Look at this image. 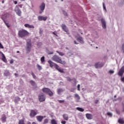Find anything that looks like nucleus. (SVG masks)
Returning a JSON list of instances; mask_svg holds the SVG:
<instances>
[{"mask_svg":"<svg viewBox=\"0 0 124 124\" xmlns=\"http://www.w3.org/2000/svg\"><path fill=\"white\" fill-rule=\"evenodd\" d=\"M104 65V64L101 62L96 63L95 64V68H100V67H102V66Z\"/></svg>","mask_w":124,"mask_h":124,"instance_id":"nucleus-11","label":"nucleus"},{"mask_svg":"<svg viewBox=\"0 0 124 124\" xmlns=\"http://www.w3.org/2000/svg\"><path fill=\"white\" fill-rule=\"evenodd\" d=\"M52 60H53L54 62H56L61 63V64H65V62L62 61V58L57 55L53 56L52 58Z\"/></svg>","mask_w":124,"mask_h":124,"instance_id":"nucleus-1","label":"nucleus"},{"mask_svg":"<svg viewBox=\"0 0 124 124\" xmlns=\"http://www.w3.org/2000/svg\"><path fill=\"white\" fill-rule=\"evenodd\" d=\"M121 79L122 82H123V83H124V77H122Z\"/></svg>","mask_w":124,"mask_h":124,"instance_id":"nucleus-47","label":"nucleus"},{"mask_svg":"<svg viewBox=\"0 0 124 124\" xmlns=\"http://www.w3.org/2000/svg\"><path fill=\"white\" fill-rule=\"evenodd\" d=\"M98 100H95V103L96 104H97V103H98Z\"/></svg>","mask_w":124,"mask_h":124,"instance_id":"nucleus-52","label":"nucleus"},{"mask_svg":"<svg viewBox=\"0 0 124 124\" xmlns=\"http://www.w3.org/2000/svg\"><path fill=\"white\" fill-rule=\"evenodd\" d=\"M14 3H15V4H17V1H14Z\"/></svg>","mask_w":124,"mask_h":124,"instance_id":"nucleus-54","label":"nucleus"},{"mask_svg":"<svg viewBox=\"0 0 124 124\" xmlns=\"http://www.w3.org/2000/svg\"><path fill=\"white\" fill-rule=\"evenodd\" d=\"M103 9L105 11V12H107V10L106 9V6H105V4L103 3Z\"/></svg>","mask_w":124,"mask_h":124,"instance_id":"nucleus-26","label":"nucleus"},{"mask_svg":"<svg viewBox=\"0 0 124 124\" xmlns=\"http://www.w3.org/2000/svg\"><path fill=\"white\" fill-rule=\"evenodd\" d=\"M13 62H14V61H13V60H11L10 62V63L11 64L13 63Z\"/></svg>","mask_w":124,"mask_h":124,"instance_id":"nucleus-50","label":"nucleus"},{"mask_svg":"<svg viewBox=\"0 0 124 124\" xmlns=\"http://www.w3.org/2000/svg\"><path fill=\"white\" fill-rule=\"evenodd\" d=\"M0 54L2 55V61L4 62H7V60H6V58H5V56L2 52H0Z\"/></svg>","mask_w":124,"mask_h":124,"instance_id":"nucleus-13","label":"nucleus"},{"mask_svg":"<svg viewBox=\"0 0 124 124\" xmlns=\"http://www.w3.org/2000/svg\"><path fill=\"white\" fill-rule=\"evenodd\" d=\"M17 53H20V51H17Z\"/></svg>","mask_w":124,"mask_h":124,"instance_id":"nucleus-64","label":"nucleus"},{"mask_svg":"<svg viewBox=\"0 0 124 124\" xmlns=\"http://www.w3.org/2000/svg\"><path fill=\"white\" fill-rule=\"evenodd\" d=\"M6 26H7V28H9V27H10V25H9V24L7 22H6V21H4Z\"/></svg>","mask_w":124,"mask_h":124,"instance_id":"nucleus-36","label":"nucleus"},{"mask_svg":"<svg viewBox=\"0 0 124 124\" xmlns=\"http://www.w3.org/2000/svg\"><path fill=\"white\" fill-rule=\"evenodd\" d=\"M77 109H78V111H80V112H84V108L78 107L77 108Z\"/></svg>","mask_w":124,"mask_h":124,"instance_id":"nucleus-23","label":"nucleus"},{"mask_svg":"<svg viewBox=\"0 0 124 124\" xmlns=\"http://www.w3.org/2000/svg\"><path fill=\"white\" fill-rule=\"evenodd\" d=\"M15 11L16 13L18 15V16H21L22 15V12H21V10L19 8L18 6H16L15 8Z\"/></svg>","mask_w":124,"mask_h":124,"instance_id":"nucleus-5","label":"nucleus"},{"mask_svg":"<svg viewBox=\"0 0 124 124\" xmlns=\"http://www.w3.org/2000/svg\"><path fill=\"white\" fill-rule=\"evenodd\" d=\"M47 19H48L47 16H38V19L39 21H46Z\"/></svg>","mask_w":124,"mask_h":124,"instance_id":"nucleus-9","label":"nucleus"},{"mask_svg":"<svg viewBox=\"0 0 124 124\" xmlns=\"http://www.w3.org/2000/svg\"><path fill=\"white\" fill-rule=\"evenodd\" d=\"M107 115L109 116V117H112V116H113V114L111 112H108Z\"/></svg>","mask_w":124,"mask_h":124,"instance_id":"nucleus-37","label":"nucleus"},{"mask_svg":"<svg viewBox=\"0 0 124 124\" xmlns=\"http://www.w3.org/2000/svg\"><path fill=\"white\" fill-rule=\"evenodd\" d=\"M4 75H5V76H10L11 74H10L9 71L6 70L5 71Z\"/></svg>","mask_w":124,"mask_h":124,"instance_id":"nucleus-20","label":"nucleus"},{"mask_svg":"<svg viewBox=\"0 0 124 124\" xmlns=\"http://www.w3.org/2000/svg\"><path fill=\"white\" fill-rule=\"evenodd\" d=\"M37 115V110H31L30 116L31 118H33Z\"/></svg>","mask_w":124,"mask_h":124,"instance_id":"nucleus-7","label":"nucleus"},{"mask_svg":"<svg viewBox=\"0 0 124 124\" xmlns=\"http://www.w3.org/2000/svg\"><path fill=\"white\" fill-rule=\"evenodd\" d=\"M75 98H76V99H78V100H79V99H80V96H79V95L78 94H75Z\"/></svg>","mask_w":124,"mask_h":124,"instance_id":"nucleus-27","label":"nucleus"},{"mask_svg":"<svg viewBox=\"0 0 124 124\" xmlns=\"http://www.w3.org/2000/svg\"><path fill=\"white\" fill-rule=\"evenodd\" d=\"M73 80L75 84V86H76V79L75 78H74V79H73Z\"/></svg>","mask_w":124,"mask_h":124,"instance_id":"nucleus-49","label":"nucleus"},{"mask_svg":"<svg viewBox=\"0 0 124 124\" xmlns=\"http://www.w3.org/2000/svg\"><path fill=\"white\" fill-rule=\"evenodd\" d=\"M70 54V52L68 53V55H69Z\"/></svg>","mask_w":124,"mask_h":124,"instance_id":"nucleus-63","label":"nucleus"},{"mask_svg":"<svg viewBox=\"0 0 124 124\" xmlns=\"http://www.w3.org/2000/svg\"><path fill=\"white\" fill-rule=\"evenodd\" d=\"M43 93H46L49 95V96H53V92L49 89L47 88H45L43 89Z\"/></svg>","mask_w":124,"mask_h":124,"instance_id":"nucleus-3","label":"nucleus"},{"mask_svg":"<svg viewBox=\"0 0 124 124\" xmlns=\"http://www.w3.org/2000/svg\"><path fill=\"white\" fill-rule=\"evenodd\" d=\"M40 33H41V30H40Z\"/></svg>","mask_w":124,"mask_h":124,"instance_id":"nucleus-62","label":"nucleus"},{"mask_svg":"<svg viewBox=\"0 0 124 124\" xmlns=\"http://www.w3.org/2000/svg\"><path fill=\"white\" fill-rule=\"evenodd\" d=\"M101 23L102 25V28L104 30H106L107 28V26L106 25V21H105V19L102 18L101 19Z\"/></svg>","mask_w":124,"mask_h":124,"instance_id":"nucleus-8","label":"nucleus"},{"mask_svg":"<svg viewBox=\"0 0 124 124\" xmlns=\"http://www.w3.org/2000/svg\"><path fill=\"white\" fill-rule=\"evenodd\" d=\"M59 102H60V103H62V102H64V100H60V101H59Z\"/></svg>","mask_w":124,"mask_h":124,"instance_id":"nucleus-53","label":"nucleus"},{"mask_svg":"<svg viewBox=\"0 0 124 124\" xmlns=\"http://www.w3.org/2000/svg\"><path fill=\"white\" fill-rule=\"evenodd\" d=\"M41 61L42 62V63L44 62H45V57L44 56H43L41 58Z\"/></svg>","mask_w":124,"mask_h":124,"instance_id":"nucleus-30","label":"nucleus"},{"mask_svg":"<svg viewBox=\"0 0 124 124\" xmlns=\"http://www.w3.org/2000/svg\"><path fill=\"white\" fill-rule=\"evenodd\" d=\"M30 83L32 85V86H34V85H35V82L32 80L30 81Z\"/></svg>","mask_w":124,"mask_h":124,"instance_id":"nucleus-35","label":"nucleus"},{"mask_svg":"<svg viewBox=\"0 0 124 124\" xmlns=\"http://www.w3.org/2000/svg\"><path fill=\"white\" fill-rule=\"evenodd\" d=\"M45 96L43 95V94H40L39 95V100L41 102H42V101H45Z\"/></svg>","mask_w":124,"mask_h":124,"instance_id":"nucleus-10","label":"nucleus"},{"mask_svg":"<svg viewBox=\"0 0 124 124\" xmlns=\"http://www.w3.org/2000/svg\"><path fill=\"white\" fill-rule=\"evenodd\" d=\"M53 34H54V35H57V34H56V33H55V32H53Z\"/></svg>","mask_w":124,"mask_h":124,"instance_id":"nucleus-58","label":"nucleus"},{"mask_svg":"<svg viewBox=\"0 0 124 124\" xmlns=\"http://www.w3.org/2000/svg\"><path fill=\"white\" fill-rule=\"evenodd\" d=\"M27 46L26 48V51L27 53H30L31 52V42L30 40L27 41Z\"/></svg>","mask_w":124,"mask_h":124,"instance_id":"nucleus-4","label":"nucleus"},{"mask_svg":"<svg viewBox=\"0 0 124 124\" xmlns=\"http://www.w3.org/2000/svg\"><path fill=\"white\" fill-rule=\"evenodd\" d=\"M108 72L110 74H113V73H114V71L113 70H109Z\"/></svg>","mask_w":124,"mask_h":124,"instance_id":"nucleus-43","label":"nucleus"},{"mask_svg":"<svg viewBox=\"0 0 124 124\" xmlns=\"http://www.w3.org/2000/svg\"><path fill=\"white\" fill-rule=\"evenodd\" d=\"M2 3H4V0L2 1Z\"/></svg>","mask_w":124,"mask_h":124,"instance_id":"nucleus-59","label":"nucleus"},{"mask_svg":"<svg viewBox=\"0 0 124 124\" xmlns=\"http://www.w3.org/2000/svg\"><path fill=\"white\" fill-rule=\"evenodd\" d=\"M86 117L88 120H92V119H93V115L91 114L87 113Z\"/></svg>","mask_w":124,"mask_h":124,"instance_id":"nucleus-18","label":"nucleus"},{"mask_svg":"<svg viewBox=\"0 0 124 124\" xmlns=\"http://www.w3.org/2000/svg\"><path fill=\"white\" fill-rule=\"evenodd\" d=\"M58 94H60L61 93H62V92H63V90L62 89H58Z\"/></svg>","mask_w":124,"mask_h":124,"instance_id":"nucleus-24","label":"nucleus"},{"mask_svg":"<svg viewBox=\"0 0 124 124\" xmlns=\"http://www.w3.org/2000/svg\"><path fill=\"white\" fill-rule=\"evenodd\" d=\"M62 29L63 31H65L66 32H67V31H68V30L66 28V26H65V25L62 24Z\"/></svg>","mask_w":124,"mask_h":124,"instance_id":"nucleus-17","label":"nucleus"},{"mask_svg":"<svg viewBox=\"0 0 124 124\" xmlns=\"http://www.w3.org/2000/svg\"><path fill=\"white\" fill-rule=\"evenodd\" d=\"M63 118L65 121H68V115L66 114L63 115Z\"/></svg>","mask_w":124,"mask_h":124,"instance_id":"nucleus-21","label":"nucleus"},{"mask_svg":"<svg viewBox=\"0 0 124 124\" xmlns=\"http://www.w3.org/2000/svg\"><path fill=\"white\" fill-rule=\"evenodd\" d=\"M121 52L124 53V44H122L121 46Z\"/></svg>","mask_w":124,"mask_h":124,"instance_id":"nucleus-28","label":"nucleus"},{"mask_svg":"<svg viewBox=\"0 0 124 124\" xmlns=\"http://www.w3.org/2000/svg\"><path fill=\"white\" fill-rule=\"evenodd\" d=\"M54 66H55L56 69H57V70H58L59 69V65H58L57 64H55V65H54Z\"/></svg>","mask_w":124,"mask_h":124,"instance_id":"nucleus-41","label":"nucleus"},{"mask_svg":"<svg viewBox=\"0 0 124 124\" xmlns=\"http://www.w3.org/2000/svg\"><path fill=\"white\" fill-rule=\"evenodd\" d=\"M36 119L38 122H42V120L44 119V117L42 116H36Z\"/></svg>","mask_w":124,"mask_h":124,"instance_id":"nucleus-14","label":"nucleus"},{"mask_svg":"<svg viewBox=\"0 0 124 124\" xmlns=\"http://www.w3.org/2000/svg\"><path fill=\"white\" fill-rule=\"evenodd\" d=\"M124 66H123L120 70L119 72H118V75L119 76H123L124 75Z\"/></svg>","mask_w":124,"mask_h":124,"instance_id":"nucleus-12","label":"nucleus"},{"mask_svg":"<svg viewBox=\"0 0 124 124\" xmlns=\"http://www.w3.org/2000/svg\"><path fill=\"white\" fill-rule=\"evenodd\" d=\"M78 41L80 42V43H84V41L83 40V38L79 37L77 38Z\"/></svg>","mask_w":124,"mask_h":124,"instance_id":"nucleus-19","label":"nucleus"},{"mask_svg":"<svg viewBox=\"0 0 124 124\" xmlns=\"http://www.w3.org/2000/svg\"><path fill=\"white\" fill-rule=\"evenodd\" d=\"M116 112H117V114H120V111L116 110Z\"/></svg>","mask_w":124,"mask_h":124,"instance_id":"nucleus-57","label":"nucleus"},{"mask_svg":"<svg viewBox=\"0 0 124 124\" xmlns=\"http://www.w3.org/2000/svg\"><path fill=\"white\" fill-rule=\"evenodd\" d=\"M74 43H75V44H78V43L77 42H76V41H74Z\"/></svg>","mask_w":124,"mask_h":124,"instance_id":"nucleus-56","label":"nucleus"},{"mask_svg":"<svg viewBox=\"0 0 124 124\" xmlns=\"http://www.w3.org/2000/svg\"><path fill=\"white\" fill-rule=\"evenodd\" d=\"M37 67L39 70H41V69H42V67L38 64H37Z\"/></svg>","mask_w":124,"mask_h":124,"instance_id":"nucleus-31","label":"nucleus"},{"mask_svg":"<svg viewBox=\"0 0 124 124\" xmlns=\"http://www.w3.org/2000/svg\"><path fill=\"white\" fill-rule=\"evenodd\" d=\"M21 100V99L19 97H16L15 99V103H17V102H19Z\"/></svg>","mask_w":124,"mask_h":124,"instance_id":"nucleus-22","label":"nucleus"},{"mask_svg":"<svg viewBox=\"0 0 124 124\" xmlns=\"http://www.w3.org/2000/svg\"><path fill=\"white\" fill-rule=\"evenodd\" d=\"M48 62L50 65V67H53V66H55L56 65V63H55L53 62H51V60H48Z\"/></svg>","mask_w":124,"mask_h":124,"instance_id":"nucleus-16","label":"nucleus"},{"mask_svg":"<svg viewBox=\"0 0 124 124\" xmlns=\"http://www.w3.org/2000/svg\"><path fill=\"white\" fill-rule=\"evenodd\" d=\"M32 124H36L35 123V122H33V123H32Z\"/></svg>","mask_w":124,"mask_h":124,"instance_id":"nucleus-60","label":"nucleus"},{"mask_svg":"<svg viewBox=\"0 0 124 124\" xmlns=\"http://www.w3.org/2000/svg\"><path fill=\"white\" fill-rule=\"evenodd\" d=\"M77 88H78V91H80V84L78 85Z\"/></svg>","mask_w":124,"mask_h":124,"instance_id":"nucleus-45","label":"nucleus"},{"mask_svg":"<svg viewBox=\"0 0 124 124\" xmlns=\"http://www.w3.org/2000/svg\"><path fill=\"white\" fill-rule=\"evenodd\" d=\"M67 81H71V79H70V78H67Z\"/></svg>","mask_w":124,"mask_h":124,"instance_id":"nucleus-51","label":"nucleus"},{"mask_svg":"<svg viewBox=\"0 0 124 124\" xmlns=\"http://www.w3.org/2000/svg\"><path fill=\"white\" fill-rule=\"evenodd\" d=\"M48 119H46L44 120V124H48Z\"/></svg>","mask_w":124,"mask_h":124,"instance_id":"nucleus-38","label":"nucleus"},{"mask_svg":"<svg viewBox=\"0 0 124 124\" xmlns=\"http://www.w3.org/2000/svg\"><path fill=\"white\" fill-rule=\"evenodd\" d=\"M28 124H31V122H29Z\"/></svg>","mask_w":124,"mask_h":124,"instance_id":"nucleus-61","label":"nucleus"},{"mask_svg":"<svg viewBox=\"0 0 124 124\" xmlns=\"http://www.w3.org/2000/svg\"><path fill=\"white\" fill-rule=\"evenodd\" d=\"M40 11H39L40 14H42L44 12V9H45V3L44 2L42 3L41 5L40 6Z\"/></svg>","mask_w":124,"mask_h":124,"instance_id":"nucleus-6","label":"nucleus"},{"mask_svg":"<svg viewBox=\"0 0 124 124\" xmlns=\"http://www.w3.org/2000/svg\"><path fill=\"white\" fill-rule=\"evenodd\" d=\"M58 70V71H59V72H61V73H63V70L62 69L59 68Z\"/></svg>","mask_w":124,"mask_h":124,"instance_id":"nucleus-34","label":"nucleus"},{"mask_svg":"<svg viewBox=\"0 0 124 124\" xmlns=\"http://www.w3.org/2000/svg\"><path fill=\"white\" fill-rule=\"evenodd\" d=\"M57 53H58V54H59L60 56H64V54H63V53L62 52H60V51H56Z\"/></svg>","mask_w":124,"mask_h":124,"instance_id":"nucleus-33","label":"nucleus"},{"mask_svg":"<svg viewBox=\"0 0 124 124\" xmlns=\"http://www.w3.org/2000/svg\"><path fill=\"white\" fill-rule=\"evenodd\" d=\"M61 123H62V124H66V122H65V121H62L61 122Z\"/></svg>","mask_w":124,"mask_h":124,"instance_id":"nucleus-46","label":"nucleus"},{"mask_svg":"<svg viewBox=\"0 0 124 124\" xmlns=\"http://www.w3.org/2000/svg\"><path fill=\"white\" fill-rule=\"evenodd\" d=\"M24 26L25 28H28V29H34V26H33V25H31L28 24H25Z\"/></svg>","mask_w":124,"mask_h":124,"instance_id":"nucleus-15","label":"nucleus"},{"mask_svg":"<svg viewBox=\"0 0 124 124\" xmlns=\"http://www.w3.org/2000/svg\"><path fill=\"white\" fill-rule=\"evenodd\" d=\"M3 48H4L3 47V46H2V44H1V43H0V49H3Z\"/></svg>","mask_w":124,"mask_h":124,"instance_id":"nucleus-42","label":"nucleus"},{"mask_svg":"<svg viewBox=\"0 0 124 124\" xmlns=\"http://www.w3.org/2000/svg\"><path fill=\"white\" fill-rule=\"evenodd\" d=\"M63 14L64 15V16H67V13L64 11H63Z\"/></svg>","mask_w":124,"mask_h":124,"instance_id":"nucleus-40","label":"nucleus"},{"mask_svg":"<svg viewBox=\"0 0 124 124\" xmlns=\"http://www.w3.org/2000/svg\"><path fill=\"white\" fill-rule=\"evenodd\" d=\"M31 75H32L33 78H35V75L33 74V73H31Z\"/></svg>","mask_w":124,"mask_h":124,"instance_id":"nucleus-48","label":"nucleus"},{"mask_svg":"<svg viewBox=\"0 0 124 124\" xmlns=\"http://www.w3.org/2000/svg\"><path fill=\"white\" fill-rule=\"evenodd\" d=\"M51 124H58V123H57V122L56 121V120L53 119L51 120Z\"/></svg>","mask_w":124,"mask_h":124,"instance_id":"nucleus-29","label":"nucleus"},{"mask_svg":"<svg viewBox=\"0 0 124 124\" xmlns=\"http://www.w3.org/2000/svg\"><path fill=\"white\" fill-rule=\"evenodd\" d=\"M54 54V52L53 51H50L48 53V55H53Z\"/></svg>","mask_w":124,"mask_h":124,"instance_id":"nucleus-44","label":"nucleus"},{"mask_svg":"<svg viewBox=\"0 0 124 124\" xmlns=\"http://www.w3.org/2000/svg\"><path fill=\"white\" fill-rule=\"evenodd\" d=\"M18 35L19 37H24V36L29 35V32L25 30H20L18 31Z\"/></svg>","mask_w":124,"mask_h":124,"instance_id":"nucleus-2","label":"nucleus"},{"mask_svg":"<svg viewBox=\"0 0 124 124\" xmlns=\"http://www.w3.org/2000/svg\"><path fill=\"white\" fill-rule=\"evenodd\" d=\"M15 76H16V77H17L18 76V75L16 73H15Z\"/></svg>","mask_w":124,"mask_h":124,"instance_id":"nucleus-55","label":"nucleus"},{"mask_svg":"<svg viewBox=\"0 0 124 124\" xmlns=\"http://www.w3.org/2000/svg\"><path fill=\"white\" fill-rule=\"evenodd\" d=\"M24 122V120L21 119L19 121L18 124H25V123Z\"/></svg>","mask_w":124,"mask_h":124,"instance_id":"nucleus-25","label":"nucleus"},{"mask_svg":"<svg viewBox=\"0 0 124 124\" xmlns=\"http://www.w3.org/2000/svg\"><path fill=\"white\" fill-rule=\"evenodd\" d=\"M118 123H119V124H124V121L123 119H119L118 120Z\"/></svg>","mask_w":124,"mask_h":124,"instance_id":"nucleus-32","label":"nucleus"},{"mask_svg":"<svg viewBox=\"0 0 124 124\" xmlns=\"http://www.w3.org/2000/svg\"><path fill=\"white\" fill-rule=\"evenodd\" d=\"M2 121H3V122H5V120H6V117L3 116L2 118Z\"/></svg>","mask_w":124,"mask_h":124,"instance_id":"nucleus-39","label":"nucleus"}]
</instances>
